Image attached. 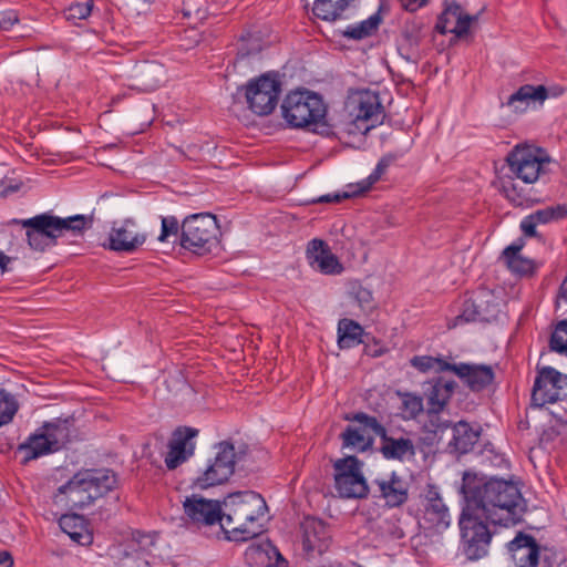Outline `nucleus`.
Here are the masks:
<instances>
[{"mask_svg":"<svg viewBox=\"0 0 567 567\" xmlns=\"http://www.w3.org/2000/svg\"><path fill=\"white\" fill-rule=\"evenodd\" d=\"M281 83L276 74H262L251 80L245 86V97L249 110L259 116H265L276 109Z\"/></svg>","mask_w":567,"mask_h":567,"instance_id":"nucleus-13","label":"nucleus"},{"mask_svg":"<svg viewBox=\"0 0 567 567\" xmlns=\"http://www.w3.org/2000/svg\"><path fill=\"white\" fill-rule=\"evenodd\" d=\"M347 420L358 422L365 429H370L381 440L380 452L385 460L403 462L415 456L416 450L412 440L408 437H393L388 435L386 429L377 417L363 412L353 414Z\"/></svg>","mask_w":567,"mask_h":567,"instance_id":"nucleus-12","label":"nucleus"},{"mask_svg":"<svg viewBox=\"0 0 567 567\" xmlns=\"http://www.w3.org/2000/svg\"><path fill=\"white\" fill-rule=\"evenodd\" d=\"M152 78V82L146 85L147 90H155L162 82L165 81V71L163 66L153 62H147L144 66V78Z\"/></svg>","mask_w":567,"mask_h":567,"instance_id":"nucleus-46","label":"nucleus"},{"mask_svg":"<svg viewBox=\"0 0 567 567\" xmlns=\"http://www.w3.org/2000/svg\"><path fill=\"white\" fill-rule=\"evenodd\" d=\"M11 261V257L4 255L1 250H0V268L2 270V272L7 271L8 270V264Z\"/></svg>","mask_w":567,"mask_h":567,"instance_id":"nucleus-55","label":"nucleus"},{"mask_svg":"<svg viewBox=\"0 0 567 567\" xmlns=\"http://www.w3.org/2000/svg\"><path fill=\"white\" fill-rule=\"evenodd\" d=\"M537 225H539L538 221H536L533 214H530L520 221V229L525 236L535 237L537 235Z\"/></svg>","mask_w":567,"mask_h":567,"instance_id":"nucleus-51","label":"nucleus"},{"mask_svg":"<svg viewBox=\"0 0 567 567\" xmlns=\"http://www.w3.org/2000/svg\"><path fill=\"white\" fill-rule=\"evenodd\" d=\"M452 439L447 443L450 453L465 454L472 450L478 440V432L474 431L468 423L460 421L456 424H451Z\"/></svg>","mask_w":567,"mask_h":567,"instance_id":"nucleus-28","label":"nucleus"},{"mask_svg":"<svg viewBox=\"0 0 567 567\" xmlns=\"http://www.w3.org/2000/svg\"><path fill=\"white\" fill-rule=\"evenodd\" d=\"M461 492L467 505L495 525H514L520 519L523 496L516 484L502 478L477 483L475 475L464 473Z\"/></svg>","mask_w":567,"mask_h":567,"instance_id":"nucleus-1","label":"nucleus"},{"mask_svg":"<svg viewBox=\"0 0 567 567\" xmlns=\"http://www.w3.org/2000/svg\"><path fill=\"white\" fill-rule=\"evenodd\" d=\"M534 218L538 224H547L556 220H560L567 216V206L555 205L548 206L543 209H538L533 213Z\"/></svg>","mask_w":567,"mask_h":567,"instance_id":"nucleus-43","label":"nucleus"},{"mask_svg":"<svg viewBox=\"0 0 567 567\" xmlns=\"http://www.w3.org/2000/svg\"><path fill=\"white\" fill-rule=\"evenodd\" d=\"M461 382L472 392H481L489 388L495 379L492 365L460 362L447 367Z\"/></svg>","mask_w":567,"mask_h":567,"instance_id":"nucleus-19","label":"nucleus"},{"mask_svg":"<svg viewBox=\"0 0 567 567\" xmlns=\"http://www.w3.org/2000/svg\"><path fill=\"white\" fill-rule=\"evenodd\" d=\"M549 348L560 354H567V319L559 321L551 333Z\"/></svg>","mask_w":567,"mask_h":567,"instance_id":"nucleus-44","label":"nucleus"},{"mask_svg":"<svg viewBox=\"0 0 567 567\" xmlns=\"http://www.w3.org/2000/svg\"><path fill=\"white\" fill-rule=\"evenodd\" d=\"M18 13L14 10H7L0 12V29L10 30L16 23H18Z\"/></svg>","mask_w":567,"mask_h":567,"instance_id":"nucleus-50","label":"nucleus"},{"mask_svg":"<svg viewBox=\"0 0 567 567\" xmlns=\"http://www.w3.org/2000/svg\"><path fill=\"white\" fill-rule=\"evenodd\" d=\"M523 247V239L511 244L503 250L502 259L512 272L517 275H530L534 272L535 264L532 259L520 254Z\"/></svg>","mask_w":567,"mask_h":567,"instance_id":"nucleus-30","label":"nucleus"},{"mask_svg":"<svg viewBox=\"0 0 567 567\" xmlns=\"http://www.w3.org/2000/svg\"><path fill=\"white\" fill-rule=\"evenodd\" d=\"M70 441L68 421L53 420L43 423L34 433L18 445L17 453L22 455V464L60 451Z\"/></svg>","mask_w":567,"mask_h":567,"instance_id":"nucleus-7","label":"nucleus"},{"mask_svg":"<svg viewBox=\"0 0 567 567\" xmlns=\"http://www.w3.org/2000/svg\"><path fill=\"white\" fill-rule=\"evenodd\" d=\"M423 523L426 529L442 533L451 524L449 508L435 491H430L424 506Z\"/></svg>","mask_w":567,"mask_h":567,"instance_id":"nucleus-24","label":"nucleus"},{"mask_svg":"<svg viewBox=\"0 0 567 567\" xmlns=\"http://www.w3.org/2000/svg\"><path fill=\"white\" fill-rule=\"evenodd\" d=\"M489 311L482 308V303L476 300L467 299L463 302L461 312L453 319L452 323H449V328H455L463 323L475 322V321H487Z\"/></svg>","mask_w":567,"mask_h":567,"instance_id":"nucleus-33","label":"nucleus"},{"mask_svg":"<svg viewBox=\"0 0 567 567\" xmlns=\"http://www.w3.org/2000/svg\"><path fill=\"white\" fill-rule=\"evenodd\" d=\"M19 189H20L19 184H6L2 182L0 184V196L8 197L9 195L18 192Z\"/></svg>","mask_w":567,"mask_h":567,"instance_id":"nucleus-53","label":"nucleus"},{"mask_svg":"<svg viewBox=\"0 0 567 567\" xmlns=\"http://www.w3.org/2000/svg\"><path fill=\"white\" fill-rule=\"evenodd\" d=\"M19 411V402L13 394L0 390V427L10 424Z\"/></svg>","mask_w":567,"mask_h":567,"instance_id":"nucleus-37","label":"nucleus"},{"mask_svg":"<svg viewBox=\"0 0 567 567\" xmlns=\"http://www.w3.org/2000/svg\"><path fill=\"white\" fill-rule=\"evenodd\" d=\"M484 516L466 506L458 519L460 553L470 561H477L488 555L493 534L482 520Z\"/></svg>","mask_w":567,"mask_h":567,"instance_id":"nucleus-8","label":"nucleus"},{"mask_svg":"<svg viewBox=\"0 0 567 567\" xmlns=\"http://www.w3.org/2000/svg\"><path fill=\"white\" fill-rule=\"evenodd\" d=\"M427 0H400L401 7L410 12L416 11L419 8L423 7Z\"/></svg>","mask_w":567,"mask_h":567,"instance_id":"nucleus-52","label":"nucleus"},{"mask_svg":"<svg viewBox=\"0 0 567 567\" xmlns=\"http://www.w3.org/2000/svg\"><path fill=\"white\" fill-rule=\"evenodd\" d=\"M282 116L296 128H309L323 136H334V122L327 117V105L321 95L308 90L290 92L281 104Z\"/></svg>","mask_w":567,"mask_h":567,"instance_id":"nucleus-5","label":"nucleus"},{"mask_svg":"<svg viewBox=\"0 0 567 567\" xmlns=\"http://www.w3.org/2000/svg\"><path fill=\"white\" fill-rule=\"evenodd\" d=\"M508 554L515 567H537L540 547L536 539L523 532L507 543Z\"/></svg>","mask_w":567,"mask_h":567,"instance_id":"nucleus-20","label":"nucleus"},{"mask_svg":"<svg viewBox=\"0 0 567 567\" xmlns=\"http://www.w3.org/2000/svg\"><path fill=\"white\" fill-rule=\"evenodd\" d=\"M199 431L190 426H178L168 442V451L164 462L169 471H173L194 456L196 450L195 439Z\"/></svg>","mask_w":567,"mask_h":567,"instance_id":"nucleus-17","label":"nucleus"},{"mask_svg":"<svg viewBox=\"0 0 567 567\" xmlns=\"http://www.w3.org/2000/svg\"><path fill=\"white\" fill-rule=\"evenodd\" d=\"M410 363L420 372H427L431 370H434L435 372H444L450 371V369L445 367H452V363H449L444 359L431 355H415L411 359Z\"/></svg>","mask_w":567,"mask_h":567,"instance_id":"nucleus-38","label":"nucleus"},{"mask_svg":"<svg viewBox=\"0 0 567 567\" xmlns=\"http://www.w3.org/2000/svg\"><path fill=\"white\" fill-rule=\"evenodd\" d=\"M93 9V0H72L63 13L68 21L76 23L89 18Z\"/></svg>","mask_w":567,"mask_h":567,"instance_id":"nucleus-39","label":"nucleus"},{"mask_svg":"<svg viewBox=\"0 0 567 567\" xmlns=\"http://www.w3.org/2000/svg\"><path fill=\"white\" fill-rule=\"evenodd\" d=\"M262 554L259 548H249L247 551H246V557L249 558L250 556H254V555H260Z\"/></svg>","mask_w":567,"mask_h":567,"instance_id":"nucleus-57","label":"nucleus"},{"mask_svg":"<svg viewBox=\"0 0 567 567\" xmlns=\"http://www.w3.org/2000/svg\"><path fill=\"white\" fill-rule=\"evenodd\" d=\"M302 547L308 554H322L330 545V534L326 523L316 517H306L301 524Z\"/></svg>","mask_w":567,"mask_h":567,"instance_id":"nucleus-23","label":"nucleus"},{"mask_svg":"<svg viewBox=\"0 0 567 567\" xmlns=\"http://www.w3.org/2000/svg\"><path fill=\"white\" fill-rule=\"evenodd\" d=\"M59 526L73 542L80 545H89L92 543L93 537L86 527L83 516L74 513L62 514L59 518Z\"/></svg>","mask_w":567,"mask_h":567,"instance_id":"nucleus-29","label":"nucleus"},{"mask_svg":"<svg viewBox=\"0 0 567 567\" xmlns=\"http://www.w3.org/2000/svg\"><path fill=\"white\" fill-rule=\"evenodd\" d=\"M401 399V416L403 420H415L424 411L423 398L411 392H396Z\"/></svg>","mask_w":567,"mask_h":567,"instance_id":"nucleus-34","label":"nucleus"},{"mask_svg":"<svg viewBox=\"0 0 567 567\" xmlns=\"http://www.w3.org/2000/svg\"><path fill=\"white\" fill-rule=\"evenodd\" d=\"M506 162L513 177L525 184H534L548 173L551 159L543 148L517 145L507 155Z\"/></svg>","mask_w":567,"mask_h":567,"instance_id":"nucleus-9","label":"nucleus"},{"mask_svg":"<svg viewBox=\"0 0 567 567\" xmlns=\"http://www.w3.org/2000/svg\"><path fill=\"white\" fill-rule=\"evenodd\" d=\"M475 20H477V16L466 14L462 18H457L453 20L454 27L451 29L447 28V32H452L458 38L464 37L467 34L471 23Z\"/></svg>","mask_w":567,"mask_h":567,"instance_id":"nucleus-47","label":"nucleus"},{"mask_svg":"<svg viewBox=\"0 0 567 567\" xmlns=\"http://www.w3.org/2000/svg\"><path fill=\"white\" fill-rule=\"evenodd\" d=\"M391 157H382L377 164L374 171L363 181L357 184H350V188H355L359 195L368 192L377 183L391 164Z\"/></svg>","mask_w":567,"mask_h":567,"instance_id":"nucleus-40","label":"nucleus"},{"mask_svg":"<svg viewBox=\"0 0 567 567\" xmlns=\"http://www.w3.org/2000/svg\"><path fill=\"white\" fill-rule=\"evenodd\" d=\"M373 485L375 486L374 497L383 501L388 508L400 507L409 499L410 484L396 472L375 478Z\"/></svg>","mask_w":567,"mask_h":567,"instance_id":"nucleus-18","label":"nucleus"},{"mask_svg":"<svg viewBox=\"0 0 567 567\" xmlns=\"http://www.w3.org/2000/svg\"><path fill=\"white\" fill-rule=\"evenodd\" d=\"M549 96L545 85L525 84L511 94L502 106L508 107L514 113H524L530 104H543Z\"/></svg>","mask_w":567,"mask_h":567,"instance_id":"nucleus-25","label":"nucleus"},{"mask_svg":"<svg viewBox=\"0 0 567 567\" xmlns=\"http://www.w3.org/2000/svg\"><path fill=\"white\" fill-rule=\"evenodd\" d=\"M363 328L354 320L343 318L338 322V346L350 349L362 342Z\"/></svg>","mask_w":567,"mask_h":567,"instance_id":"nucleus-32","label":"nucleus"},{"mask_svg":"<svg viewBox=\"0 0 567 567\" xmlns=\"http://www.w3.org/2000/svg\"><path fill=\"white\" fill-rule=\"evenodd\" d=\"M464 16H466V13L463 12L462 7L456 2H451V3H449L446 9L440 17L436 28L439 29V31L441 33H446L447 32L446 23H451V22H453V20H455L457 18H462Z\"/></svg>","mask_w":567,"mask_h":567,"instance_id":"nucleus-45","label":"nucleus"},{"mask_svg":"<svg viewBox=\"0 0 567 567\" xmlns=\"http://www.w3.org/2000/svg\"><path fill=\"white\" fill-rule=\"evenodd\" d=\"M306 255L310 266L321 274L340 275L343 271L342 264L322 239H311L308 243Z\"/></svg>","mask_w":567,"mask_h":567,"instance_id":"nucleus-22","label":"nucleus"},{"mask_svg":"<svg viewBox=\"0 0 567 567\" xmlns=\"http://www.w3.org/2000/svg\"><path fill=\"white\" fill-rule=\"evenodd\" d=\"M354 0H315L312 12L326 21L346 19V11Z\"/></svg>","mask_w":567,"mask_h":567,"instance_id":"nucleus-31","label":"nucleus"},{"mask_svg":"<svg viewBox=\"0 0 567 567\" xmlns=\"http://www.w3.org/2000/svg\"><path fill=\"white\" fill-rule=\"evenodd\" d=\"M214 456L207 458L197 472L193 486L199 489L226 483L235 473V466L248 454L249 447L244 442L225 440L214 445Z\"/></svg>","mask_w":567,"mask_h":567,"instance_id":"nucleus-6","label":"nucleus"},{"mask_svg":"<svg viewBox=\"0 0 567 567\" xmlns=\"http://www.w3.org/2000/svg\"><path fill=\"white\" fill-rule=\"evenodd\" d=\"M61 226L59 227L61 236L65 231H71L74 235L82 234L86 228L92 226V217L86 215H74L66 218L60 217Z\"/></svg>","mask_w":567,"mask_h":567,"instance_id":"nucleus-42","label":"nucleus"},{"mask_svg":"<svg viewBox=\"0 0 567 567\" xmlns=\"http://www.w3.org/2000/svg\"><path fill=\"white\" fill-rule=\"evenodd\" d=\"M558 297L567 301V276L565 277L560 285Z\"/></svg>","mask_w":567,"mask_h":567,"instance_id":"nucleus-56","label":"nucleus"},{"mask_svg":"<svg viewBox=\"0 0 567 567\" xmlns=\"http://www.w3.org/2000/svg\"><path fill=\"white\" fill-rule=\"evenodd\" d=\"M421 25L416 22L405 23L396 40L399 54L408 62H417L420 59V43L422 39Z\"/></svg>","mask_w":567,"mask_h":567,"instance_id":"nucleus-26","label":"nucleus"},{"mask_svg":"<svg viewBox=\"0 0 567 567\" xmlns=\"http://www.w3.org/2000/svg\"><path fill=\"white\" fill-rule=\"evenodd\" d=\"M455 388V381L444 380L441 377L434 378L427 382V388L425 389L424 394L427 401L430 425L433 427L434 433L449 429L451 425L450 421L440 422L439 414L451 400Z\"/></svg>","mask_w":567,"mask_h":567,"instance_id":"nucleus-16","label":"nucleus"},{"mask_svg":"<svg viewBox=\"0 0 567 567\" xmlns=\"http://www.w3.org/2000/svg\"><path fill=\"white\" fill-rule=\"evenodd\" d=\"M13 566V559L10 553L8 551H0V567H12Z\"/></svg>","mask_w":567,"mask_h":567,"instance_id":"nucleus-54","label":"nucleus"},{"mask_svg":"<svg viewBox=\"0 0 567 567\" xmlns=\"http://www.w3.org/2000/svg\"><path fill=\"white\" fill-rule=\"evenodd\" d=\"M362 466L363 463L357 456L338 458L333 463L334 488L341 498H365L369 495Z\"/></svg>","mask_w":567,"mask_h":567,"instance_id":"nucleus-11","label":"nucleus"},{"mask_svg":"<svg viewBox=\"0 0 567 567\" xmlns=\"http://www.w3.org/2000/svg\"><path fill=\"white\" fill-rule=\"evenodd\" d=\"M184 511L187 517L197 525L210 526L216 523L221 525V508L218 502L192 495L184 502Z\"/></svg>","mask_w":567,"mask_h":567,"instance_id":"nucleus-21","label":"nucleus"},{"mask_svg":"<svg viewBox=\"0 0 567 567\" xmlns=\"http://www.w3.org/2000/svg\"><path fill=\"white\" fill-rule=\"evenodd\" d=\"M267 504L264 497L252 491L228 495L221 513V529L229 540L246 542L264 530L259 522L264 517Z\"/></svg>","mask_w":567,"mask_h":567,"instance_id":"nucleus-2","label":"nucleus"},{"mask_svg":"<svg viewBox=\"0 0 567 567\" xmlns=\"http://www.w3.org/2000/svg\"><path fill=\"white\" fill-rule=\"evenodd\" d=\"M383 107L378 95L365 94L360 96L354 117L347 115V120L334 122V136L341 138L344 134H365L383 120Z\"/></svg>","mask_w":567,"mask_h":567,"instance_id":"nucleus-10","label":"nucleus"},{"mask_svg":"<svg viewBox=\"0 0 567 567\" xmlns=\"http://www.w3.org/2000/svg\"><path fill=\"white\" fill-rule=\"evenodd\" d=\"M391 157H382L377 164L374 171L363 181L357 184H350V188H355L359 195L368 192L377 183L391 164Z\"/></svg>","mask_w":567,"mask_h":567,"instance_id":"nucleus-41","label":"nucleus"},{"mask_svg":"<svg viewBox=\"0 0 567 567\" xmlns=\"http://www.w3.org/2000/svg\"><path fill=\"white\" fill-rule=\"evenodd\" d=\"M380 22V16L374 13L358 24L348 25L342 34L349 39L361 40L370 37L378 29Z\"/></svg>","mask_w":567,"mask_h":567,"instance_id":"nucleus-36","label":"nucleus"},{"mask_svg":"<svg viewBox=\"0 0 567 567\" xmlns=\"http://www.w3.org/2000/svg\"><path fill=\"white\" fill-rule=\"evenodd\" d=\"M342 446L354 449L360 452H364L369 450L372 445V437L365 435L364 431L361 429L348 426L342 433Z\"/></svg>","mask_w":567,"mask_h":567,"instance_id":"nucleus-35","label":"nucleus"},{"mask_svg":"<svg viewBox=\"0 0 567 567\" xmlns=\"http://www.w3.org/2000/svg\"><path fill=\"white\" fill-rule=\"evenodd\" d=\"M359 196V193L355 188H350V185H348V190L343 193H336V194H327L323 196L318 197L317 199H313V203H339L342 199L351 198Z\"/></svg>","mask_w":567,"mask_h":567,"instance_id":"nucleus-48","label":"nucleus"},{"mask_svg":"<svg viewBox=\"0 0 567 567\" xmlns=\"http://www.w3.org/2000/svg\"><path fill=\"white\" fill-rule=\"evenodd\" d=\"M354 298L362 309L370 308L373 301L372 292L364 287H358L355 289Z\"/></svg>","mask_w":567,"mask_h":567,"instance_id":"nucleus-49","label":"nucleus"},{"mask_svg":"<svg viewBox=\"0 0 567 567\" xmlns=\"http://www.w3.org/2000/svg\"><path fill=\"white\" fill-rule=\"evenodd\" d=\"M12 223L20 224L25 228V236L30 248L43 251L55 245L61 236L59 227L60 217L44 213L28 219H13Z\"/></svg>","mask_w":567,"mask_h":567,"instance_id":"nucleus-14","label":"nucleus"},{"mask_svg":"<svg viewBox=\"0 0 567 567\" xmlns=\"http://www.w3.org/2000/svg\"><path fill=\"white\" fill-rule=\"evenodd\" d=\"M137 225L132 220L115 223L109 235V248L115 251H131L137 243Z\"/></svg>","mask_w":567,"mask_h":567,"instance_id":"nucleus-27","label":"nucleus"},{"mask_svg":"<svg viewBox=\"0 0 567 567\" xmlns=\"http://www.w3.org/2000/svg\"><path fill=\"white\" fill-rule=\"evenodd\" d=\"M116 477L110 470H86L74 474L52 496L60 511L82 509L115 487Z\"/></svg>","mask_w":567,"mask_h":567,"instance_id":"nucleus-4","label":"nucleus"},{"mask_svg":"<svg viewBox=\"0 0 567 567\" xmlns=\"http://www.w3.org/2000/svg\"><path fill=\"white\" fill-rule=\"evenodd\" d=\"M567 399V375L551 367L538 371L532 391V406L543 408Z\"/></svg>","mask_w":567,"mask_h":567,"instance_id":"nucleus-15","label":"nucleus"},{"mask_svg":"<svg viewBox=\"0 0 567 567\" xmlns=\"http://www.w3.org/2000/svg\"><path fill=\"white\" fill-rule=\"evenodd\" d=\"M161 224V233L156 237L158 241H166L171 235L177 236L181 228L179 245L197 256L210 254L219 244V226L212 214L189 215L181 226L174 216L162 217Z\"/></svg>","mask_w":567,"mask_h":567,"instance_id":"nucleus-3","label":"nucleus"}]
</instances>
